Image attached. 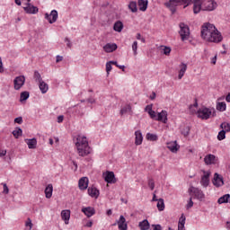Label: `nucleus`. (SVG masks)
<instances>
[{
    "label": "nucleus",
    "mask_w": 230,
    "mask_h": 230,
    "mask_svg": "<svg viewBox=\"0 0 230 230\" xmlns=\"http://www.w3.org/2000/svg\"><path fill=\"white\" fill-rule=\"evenodd\" d=\"M117 67H119V69H121L122 71H125V66L124 65H117Z\"/></svg>",
    "instance_id": "62"
},
{
    "label": "nucleus",
    "mask_w": 230,
    "mask_h": 230,
    "mask_svg": "<svg viewBox=\"0 0 230 230\" xmlns=\"http://www.w3.org/2000/svg\"><path fill=\"white\" fill-rule=\"evenodd\" d=\"M84 227H93V220L88 221L85 225Z\"/></svg>",
    "instance_id": "58"
},
{
    "label": "nucleus",
    "mask_w": 230,
    "mask_h": 230,
    "mask_svg": "<svg viewBox=\"0 0 230 230\" xmlns=\"http://www.w3.org/2000/svg\"><path fill=\"white\" fill-rule=\"evenodd\" d=\"M156 207H157L158 211H164V199H163L160 198V199L157 200V205H156Z\"/></svg>",
    "instance_id": "35"
},
{
    "label": "nucleus",
    "mask_w": 230,
    "mask_h": 230,
    "mask_svg": "<svg viewBox=\"0 0 230 230\" xmlns=\"http://www.w3.org/2000/svg\"><path fill=\"white\" fill-rule=\"evenodd\" d=\"M39 87L42 94H46L49 89V86L44 81L40 82Z\"/></svg>",
    "instance_id": "29"
},
{
    "label": "nucleus",
    "mask_w": 230,
    "mask_h": 230,
    "mask_svg": "<svg viewBox=\"0 0 230 230\" xmlns=\"http://www.w3.org/2000/svg\"><path fill=\"white\" fill-rule=\"evenodd\" d=\"M152 104H149V105H147L146 108H145V111H146V112H147L148 114H150V111H153L152 110Z\"/></svg>",
    "instance_id": "56"
},
{
    "label": "nucleus",
    "mask_w": 230,
    "mask_h": 230,
    "mask_svg": "<svg viewBox=\"0 0 230 230\" xmlns=\"http://www.w3.org/2000/svg\"><path fill=\"white\" fill-rule=\"evenodd\" d=\"M167 148L170 152H172V154H177L181 146L177 145V141H172L167 143Z\"/></svg>",
    "instance_id": "20"
},
{
    "label": "nucleus",
    "mask_w": 230,
    "mask_h": 230,
    "mask_svg": "<svg viewBox=\"0 0 230 230\" xmlns=\"http://www.w3.org/2000/svg\"><path fill=\"white\" fill-rule=\"evenodd\" d=\"M81 211L85 215V217H87V218H91V217H94V215H96V209L93 207H83Z\"/></svg>",
    "instance_id": "13"
},
{
    "label": "nucleus",
    "mask_w": 230,
    "mask_h": 230,
    "mask_svg": "<svg viewBox=\"0 0 230 230\" xmlns=\"http://www.w3.org/2000/svg\"><path fill=\"white\" fill-rule=\"evenodd\" d=\"M118 49V45L116 43H107L103 46V50L105 53H112Z\"/></svg>",
    "instance_id": "18"
},
{
    "label": "nucleus",
    "mask_w": 230,
    "mask_h": 230,
    "mask_svg": "<svg viewBox=\"0 0 230 230\" xmlns=\"http://www.w3.org/2000/svg\"><path fill=\"white\" fill-rule=\"evenodd\" d=\"M218 4L215 0H208L202 3V0H193V12L194 13H199L200 10L203 12H213L217 10Z\"/></svg>",
    "instance_id": "2"
},
{
    "label": "nucleus",
    "mask_w": 230,
    "mask_h": 230,
    "mask_svg": "<svg viewBox=\"0 0 230 230\" xmlns=\"http://www.w3.org/2000/svg\"><path fill=\"white\" fill-rule=\"evenodd\" d=\"M163 48L164 55L168 56L172 53V49L170 47L164 46Z\"/></svg>",
    "instance_id": "47"
},
{
    "label": "nucleus",
    "mask_w": 230,
    "mask_h": 230,
    "mask_svg": "<svg viewBox=\"0 0 230 230\" xmlns=\"http://www.w3.org/2000/svg\"><path fill=\"white\" fill-rule=\"evenodd\" d=\"M65 42H66V46L67 48H73V43H71V40H69V38H65Z\"/></svg>",
    "instance_id": "53"
},
{
    "label": "nucleus",
    "mask_w": 230,
    "mask_h": 230,
    "mask_svg": "<svg viewBox=\"0 0 230 230\" xmlns=\"http://www.w3.org/2000/svg\"><path fill=\"white\" fill-rule=\"evenodd\" d=\"M211 62H212V64H217V56L212 58Z\"/></svg>",
    "instance_id": "64"
},
{
    "label": "nucleus",
    "mask_w": 230,
    "mask_h": 230,
    "mask_svg": "<svg viewBox=\"0 0 230 230\" xmlns=\"http://www.w3.org/2000/svg\"><path fill=\"white\" fill-rule=\"evenodd\" d=\"M61 218L64 220L65 224H69V218H71V210H63L61 212Z\"/></svg>",
    "instance_id": "23"
},
{
    "label": "nucleus",
    "mask_w": 230,
    "mask_h": 230,
    "mask_svg": "<svg viewBox=\"0 0 230 230\" xmlns=\"http://www.w3.org/2000/svg\"><path fill=\"white\" fill-rule=\"evenodd\" d=\"M112 71V63L111 61L106 63V73L109 75Z\"/></svg>",
    "instance_id": "46"
},
{
    "label": "nucleus",
    "mask_w": 230,
    "mask_h": 230,
    "mask_svg": "<svg viewBox=\"0 0 230 230\" xmlns=\"http://www.w3.org/2000/svg\"><path fill=\"white\" fill-rule=\"evenodd\" d=\"M143 144V133L141 130L135 131V145L139 146V145Z\"/></svg>",
    "instance_id": "22"
},
{
    "label": "nucleus",
    "mask_w": 230,
    "mask_h": 230,
    "mask_svg": "<svg viewBox=\"0 0 230 230\" xmlns=\"http://www.w3.org/2000/svg\"><path fill=\"white\" fill-rule=\"evenodd\" d=\"M212 184H214L216 188H220L224 184V177L220 176L218 172H215Z\"/></svg>",
    "instance_id": "14"
},
{
    "label": "nucleus",
    "mask_w": 230,
    "mask_h": 230,
    "mask_svg": "<svg viewBox=\"0 0 230 230\" xmlns=\"http://www.w3.org/2000/svg\"><path fill=\"white\" fill-rule=\"evenodd\" d=\"M25 82H26V77H24V75H19L15 77L13 80V85H14L15 91H19L22 87V85H24Z\"/></svg>",
    "instance_id": "10"
},
{
    "label": "nucleus",
    "mask_w": 230,
    "mask_h": 230,
    "mask_svg": "<svg viewBox=\"0 0 230 230\" xmlns=\"http://www.w3.org/2000/svg\"><path fill=\"white\" fill-rule=\"evenodd\" d=\"M25 143H27L28 148H30V150L37 148V138H26Z\"/></svg>",
    "instance_id": "24"
},
{
    "label": "nucleus",
    "mask_w": 230,
    "mask_h": 230,
    "mask_svg": "<svg viewBox=\"0 0 230 230\" xmlns=\"http://www.w3.org/2000/svg\"><path fill=\"white\" fill-rule=\"evenodd\" d=\"M2 185L4 187L3 193L4 195H8V193H10V189H8V185H6V183H2Z\"/></svg>",
    "instance_id": "51"
},
{
    "label": "nucleus",
    "mask_w": 230,
    "mask_h": 230,
    "mask_svg": "<svg viewBox=\"0 0 230 230\" xmlns=\"http://www.w3.org/2000/svg\"><path fill=\"white\" fill-rule=\"evenodd\" d=\"M180 1V4H186L184 6V8H186V6H189V4H191V1L193 0H179Z\"/></svg>",
    "instance_id": "50"
},
{
    "label": "nucleus",
    "mask_w": 230,
    "mask_h": 230,
    "mask_svg": "<svg viewBox=\"0 0 230 230\" xmlns=\"http://www.w3.org/2000/svg\"><path fill=\"white\" fill-rule=\"evenodd\" d=\"M217 139L218 141H223V139H226V130L223 129L218 132Z\"/></svg>",
    "instance_id": "41"
},
{
    "label": "nucleus",
    "mask_w": 230,
    "mask_h": 230,
    "mask_svg": "<svg viewBox=\"0 0 230 230\" xmlns=\"http://www.w3.org/2000/svg\"><path fill=\"white\" fill-rule=\"evenodd\" d=\"M181 5V2L179 0H169L164 4V6L172 12V13H175L177 12V6Z\"/></svg>",
    "instance_id": "8"
},
{
    "label": "nucleus",
    "mask_w": 230,
    "mask_h": 230,
    "mask_svg": "<svg viewBox=\"0 0 230 230\" xmlns=\"http://www.w3.org/2000/svg\"><path fill=\"white\" fill-rule=\"evenodd\" d=\"M23 10L26 13H29L31 15H35L36 13H39V7L31 4V3L25 4Z\"/></svg>",
    "instance_id": "12"
},
{
    "label": "nucleus",
    "mask_w": 230,
    "mask_h": 230,
    "mask_svg": "<svg viewBox=\"0 0 230 230\" xmlns=\"http://www.w3.org/2000/svg\"><path fill=\"white\" fill-rule=\"evenodd\" d=\"M26 227H29V229H31L33 227V224L31 223V219L28 218L27 221L25 222Z\"/></svg>",
    "instance_id": "52"
},
{
    "label": "nucleus",
    "mask_w": 230,
    "mask_h": 230,
    "mask_svg": "<svg viewBox=\"0 0 230 230\" xmlns=\"http://www.w3.org/2000/svg\"><path fill=\"white\" fill-rule=\"evenodd\" d=\"M45 19L49 22V24H53L57 22L58 19V12L57 10H52L50 13H45Z\"/></svg>",
    "instance_id": "9"
},
{
    "label": "nucleus",
    "mask_w": 230,
    "mask_h": 230,
    "mask_svg": "<svg viewBox=\"0 0 230 230\" xmlns=\"http://www.w3.org/2000/svg\"><path fill=\"white\" fill-rule=\"evenodd\" d=\"M34 78L36 82H39V84L42 82V76L40 75V73H39V71L34 72Z\"/></svg>",
    "instance_id": "42"
},
{
    "label": "nucleus",
    "mask_w": 230,
    "mask_h": 230,
    "mask_svg": "<svg viewBox=\"0 0 230 230\" xmlns=\"http://www.w3.org/2000/svg\"><path fill=\"white\" fill-rule=\"evenodd\" d=\"M191 208H193V197L190 196L186 205V209H191Z\"/></svg>",
    "instance_id": "45"
},
{
    "label": "nucleus",
    "mask_w": 230,
    "mask_h": 230,
    "mask_svg": "<svg viewBox=\"0 0 230 230\" xmlns=\"http://www.w3.org/2000/svg\"><path fill=\"white\" fill-rule=\"evenodd\" d=\"M197 116L199 119H209V118H216L217 111L215 108L201 107L197 111Z\"/></svg>",
    "instance_id": "4"
},
{
    "label": "nucleus",
    "mask_w": 230,
    "mask_h": 230,
    "mask_svg": "<svg viewBox=\"0 0 230 230\" xmlns=\"http://www.w3.org/2000/svg\"><path fill=\"white\" fill-rule=\"evenodd\" d=\"M230 195L225 194L224 196L220 197L217 200L218 204H227L229 202Z\"/></svg>",
    "instance_id": "33"
},
{
    "label": "nucleus",
    "mask_w": 230,
    "mask_h": 230,
    "mask_svg": "<svg viewBox=\"0 0 230 230\" xmlns=\"http://www.w3.org/2000/svg\"><path fill=\"white\" fill-rule=\"evenodd\" d=\"M201 37L204 40H208V42L215 43L222 42L224 39L218 29L211 23H206L202 26Z\"/></svg>",
    "instance_id": "1"
},
{
    "label": "nucleus",
    "mask_w": 230,
    "mask_h": 230,
    "mask_svg": "<svg viewBox=\"0 0 230 230\" xmlns=\"http://www.w3.org/2000/svg\"><path fill=\"white\" fill-rule=\"evenodd\" d=\"M190 130H191V128H190V126H185V127L181 129V134H182V136H184V137H188V136H190Z\"/></svg>",
    "instance_id": "39"
},
{
    "label": "nucleus",
    "mask_w": 230,
    "mask_h": 230,
    "mask_svg": "<svg viewBox=\"0 0 230 230\" xmlns=\"http://www.w3.org/2000/svg\"><path fill=\"white\" fill-rule=\"evenodd\" d=\"M187 69H188V65H186L185 63H181L180 65V71L178 75L179 80L182 79V76H184V74L186 73Z\"/></svg>",
    "instance_id": "26"
},
{
    "label": "nucleus",
    "mask_w": 230,
    "mask_h": 230,
    "mask_svg": "<svg viewBox=\"0 0 230 230\" xmlns=\"http://www.w3.org/2000/svg\"><path fill=\"white\" fill-rule=\"evenodd\" d=\"M132 51L134 55H137V41H134L132 44Z\"/></svg>",
    "instance_id": "49"
},
{
    "label": "nucleus",
    "mask_w": 230,
    "mask_h": 230,
    "mask_svg": "<svg viewBox=\"0 0 230 230\" xmlns=\"http://www.w3.org/2000/svg\"><path fill=\"white\" fill-rule=\"evenodd\" d=\"M188 193L189 195H190V197L197 199L200 202H202V200L206 199V195L204 194V191H202V190L194 186H190L189 188Z\"/></svg>",
    "instance_id": "5"
},
{
    "label": "nucleus",
    "mask_w": 230,
    "mask_h": 230,
    "mask_svg": "<svg viewBox=\"0 0 230 230\" xmlns=\"http://www.w3.org/2000/svg\"><path fill=\"white\" fill-rule=\"evenodd\" d=\"M88 195L93 199H98L100 197V190L96 187H89Z\"/></svg>",
    "instance_id": "21"
},
{
    "label": "nucleus",
    "mask_w": 230,
    "mask_h": 230,
    "mask_svg": "<svg viewBox=\"0 0 230 230\" xmlns=\"http://www.w3.org/2000/svg\"><path fill=\"white\" fill-rule=\"evenodd\" d=\"M203 175L201 176L200 179V185L203 188H208L209 186V177H211V171H204L202 170Z\"/></svg>",
    "instance_id": "7"
},
{
    "label": "nucleus",
    "mask_w": 230,
    "mask_h": 230,
    "mask_svg": "<svg viewBox=\"0 0 230 230\" xmlns=\"http://www.w3.org/2000/svg\"><path fill=\"white\" fill-rule=\"evenodd\" d=\"M148 187L150 188V190L152 191H154V190L155 188V182L154 181V179H149L148 180Z\"/></svg>",
    "instance_id": "44"
},
{
    "label": "nucleus",
    "mask_w": 230,
    "mask_h": 230,
    "mask_svg": "<svg viewBox=\"0 0 230 230\" xmlns=\"http://www.w3.org/2000/svg\"><path fill=\"white\" fill-rule=\"evenodd\" d=\"M62 121H64V115H59L58 117V123H62Z\"/></svg>",
    "instance_id": "59"
},
{
    "label": "nucleus",
    "mask_w": 230,
    "mask_h": 230,
    "mask_svg": "<svg viewBox=\"0 0 230 230\" xmlns=\"http://www.w3.org/2000/svg\"><path fill=\"white\" fill-rule=\"evenodd\" d=\"M178 230H186V227L182 225H178Z\"/></svg>",
    "instance_id": "61"
},
{
    "label": "nucleus",
    "mask_w": 230,
    "mask_h": 230,
    "mask_svg": "<svg viewBox=\"0 0 230 230\" xmlns=\"http://www.w3.org/2000/svg\"><path fill=\"white\" fill-rule=\"evenodd\" d=\"M185 224H186V217L184 216V214H182L179 219L178 226H185Z\"/></svg>",
    "instance_id": "43"
},
{
    "label": "nucleus",
    "mask_w": 230,
    "mask_h": 230,
    "mask_svg": "<svg viewBox=\"0 0 230 230\" xmlns=\"http://www.w3.org/2000/svg\"><path fill=\"white\" fill-rule=\"evenodd\" d=\"M221 128H223V130H225V132H230V124L227 122H223L220 125Z\"/></svg>",
    "instance_id": "40"
},
{
    "label": "nucleus",
    "mask_w": 230,
    "mask_h": 230,
    "mask_svg": "<svg viewBox=\"0 0 230 230\" xmlns=\"http://www.w3.org/2000/svg\"><path fill=\"white\" fill-rule=\"evenodd\" d=\"M114 31H118V33H121L123 31V22L121 21H118L113 25Z\"/></svg>",
    "instance_id": "30"
},
{
    "label": "nucleus",
    "mask_w": 230,
    "mask_h": 230,
    "mask_svg": "<svg viewBox=\"0 0 230 230\" xmlns=\"http://www.w3.org/2000/svg\"><path fill=\"white\" fill-rule=\"evenodd\" d=\"M128 10H130L132 13H136V12H137V3H136V1L129 2Z\"/></svg>",
    "instance_id": "32"
},
{
    "label": "nucleus",
    "mask_w": 230,
    "mask_h": 230,
    "mask_svg": "<svg viewBox=\"0 0 230 230\" xmlns=\"http://www.w3.org/2000/svg\"><path fill=\"white\" fill-rule=\"evenodd\" d=\"M6 155V150H3L0 152V157H4Z\"/></svg>",
    "instance_id": "60"
},
{
    "label": "nucleus",
    "mask_w": 230,
    "mask_h": 230,
    "mask_svg": "<svg viewBox=\"0 0 230 230\" xmlns=\"http://www.w3.org/2000/svg\"><path fill=\"white\" fill-rule=\"evenodd\" d=\"M148 114H149L151 119H157V114L155 113V111L154 110H149Z\"/></svg>",
    "instance_id": "48"
},
{
    "label": "nucleus",
    "mask_w": 230,
    "mask_h": 230,
    "mask_svg": "<svg viewBox=\"0 0 230 230\" xmlns=\"http://www.w3.org/2000/svg\"><path fill=\"white\" fill-rule=\"evenodd\" d=\"M138 227L140 230H149L150 223L148 222V219H144L143 221L139 222Z\"/></svg>",
    "instance_id": "27"
},
{
    "label": "nucleus",
    "mask_w": 230,
    "mask_h": 230,
    "mask_svg": "<svg viewBox=\"0 0 230 230\" xmlns=\"http://www.w3.org/2000/svg\"><path fill=\"white\" fill-rule=\"evenodd\" d=\"M78 187L81 191H85L89 188V178L82 177L78 181Z\"/></svg>",
    "instance_id": "15"
},
{
    "label": "nucleus",
    "mask_w": 230,
    "mask_h": 230,
    "mask_svg": "<svg viewBox=\"0 0 230 230\" xmlns=\"http://www.w3.org/2000/svg\"><path fill=\"white\" fill-rule=\"evenodd\" d=\"M146 137L148 141H157L159 139L157 135L152 133H147Z\"/></svg>",
    "instance_id": "38"
},
{
    "label": "nucleus",
    "mask_w": 230,
    "mask_h": 230,
    "mask_svg": "<svg viewBox=\"0 0 230 230\" xmlns=\"http://www.w3.org/2000/svg\"><path fill=\"white\" fill-rule=\"evenodd\" d=\"M180 36L182 41L188 40L190 39V27L184 23H180Z\"/></svg>",
    "instance_id": "6"
},
{
    "label": "nucleus",
    "mask_w": 230,
    "mask_h": 230,
    "mask_svg": "<svg viewBox=\"0 0 230 230\" xmlns=\"http://www.w3.org/2000/svg\"><path fill=\"white\" fill-rule=\"evenodd\" d=\"M128 112H132V106H130V104H127L120 110L121 116H123V114H127Z\"/></svg>",
    "instance_id": "34"
},
{
    "label": "nucleus",
    "mask_w": 230,
    "mask_h": 230,
    "mask_svg": "<svg viewBox=\"0 0 230 230\" xmlns=\"http://www.w3.org/2000/svg\"><path fill=\"white\" fill-rule=\"evenodd\" d=\"M137 4L140 12H146V9L148 8V0H138Z\"/></svg>",
    "instance_id": "25"
},
{
    "label": "nucleus",
    "mask_w": 230,
    "mask_h": 230,
    "mask_svg": "<svg viewBox=\"0 0 230 230\" xmlns=\"http://www.w3.org/2000/svg\"><path fill=\"white\" fill-rule=\"evenodd\" d=\"M14 123H18V125H22V117L15 118Z\"/></svg>",
    "instance_id": "54"
},
{
    "label": "nucleus",
    "mask_w": 230,
    "mask_h": 230,
    "mask_svg": "<svg viewBox=\"0 0 230 230\" xmlns=\"http://www.w3.org/2000/svg\"><path fill=\"white\" fill-rule=\"evenodd\" d=\"M226 102H227V103H230V93L226 95Z\"/></svg>",
    "instance_id": "63"
},
{
    "label": "nucleus",
    "mask_w": 230,
    "mask_h": 230,
    "mask_svg": "<svg viewBox=\"0 0 230 230\" xmlns=\"http://www.w3.org/2000/svg\"><path fill=\"white\" fill-rule=\"evenodd\" d=\"M103 175L105 182L108 184H116L117 180L114 172L107 171Z\"/></svg>",
    "instance_id": "11"
},
{
    "label": "nucleus",
    "mask_w": 230,
    "mask_h": 230,
    "mask_svg": "<svg viewBox=\"0 0 230 230\" xmlns=\"http://www.w3.org/2000/svg\"><path fill=\"white\" fill-rule=\"evenodd\" d=\"M46 199H51L53 197V184H49L45 189Z\"/></svg>",
    "instance_id": "28"
},
{
    "label": "nucleus",
    "mask_w": 230,
    "mask_h": 230,
    "mask_svg": "<svg viewBox=\"0 0 230 230\" xmlns=\"http://www.w3.org/2000/svg\"><path fill=\"white\" fill-rule=\"evenodd\" d=\"M217 161H218L217 159V156L215 155H212V154H209V155H207L205 157H204V163L205 164L207 165H209V164H217Z\"/></svg>",
    "instance_id": "16"
},
{
    "label": "nucleus",
    "mask_w": 230,
    "mask_h": 230,
    "mask_svg": "<svg viewBox=\"0 0 230 230\" xmlns=\"http://www.w3.org/2000/svg\"><path fill=\"white\" fill-rule=\"evenodd\" d=\"M153 230H163L161 225H152Z\"/></svg>",
    "instance_id": "55"
},
{
    "label": "nucleus",
    "mask_w": 230,
    "mask_h": 230,
    "mask_svg": "<svg viewBox=\"0 0 230 230\" xmlns=\"http://www.w3.org/2000/svg\"><path fill=\"white\" fill-rule=\"evenodd\" d=\"M217 111H219V112H224L226 111V109H227V104L226 102H217L216 106Z\"/></svg>",
    "instance_id": "31"
},
{
    "label": "nucleus",
    "mask_w": 230,
    "mask_h": 230,
    "mask_svg": "<svg viewBox=\"0 0 230 230\" xmlns=\"http://www.w3.org/2000/svg\"><path fill=\"white\" fill-rule=\"evenodd\" d=\"M156 121H163V123H166L168 121V111H162L159 112L155 119Z\"/></svg>",
    "instance_id": "19"
},
{
    "label": "nucleus",
    "mask_w": 230,
    "mask_h": 230,
    "mask_svg": "<svg viewBox=\"0 0 230 230\" xmlns=\"http://www.w3.org/2000/svg\"><path fill=\"white\" fill-rule=\"evenodd\" d=\"M30 98V92H22L20 94V102H26Z\"/></svg>",
    "instance_id": "36"
},
{
    "label": "nucleus",
    "mask_w": 230,
    "mask_h": 230,
    "mask_svg": "<svg viewBox=\"0 0 230 230\" xmlns=\"http://www.w3.org/2000/svg\"><path fill=\"white\" fill-rule=\"evenodd\" d=\"M119 230H127L128 226L127 225V219H125L124 216H120L119 219L117 221Z\"/></svg>",
    "instance_id": "17"
},
{
    "label": "nucleus",
    "mask_w": 230,
    "mask_h": 230,
    "mask_svg": "<svg viewBox=\"0 0 230 230\" xmlns=\"http://www.w3.org/2000/svg\"><path fill=\"white\" fill-rule=\"evenodd\" d=\"M13 136L15 139H19L20 136H22V129L21 128H16V129L13 131Z\"/></svg>",
    "instance_id": "37"
},
{
    "label": "nucleus",
    "mask_w": 230,
    "mask_h": 230,
    "mask_svg": "<svg viewBox=\"0 0 230 230\" xmlns=\"http://www.w3.org/2000/svg\"><path fill=\"white\" fill-rule=\"evenodd\" d=\"M76 139L77 142L75 143V146L78 155H80V157H85V155H89V154H91V146H89L87 137L78 135Z\"/></svg>",
    "instance_id": "3"
},
{
    "label": "nucleus",
    "mask_w": 230,
    "mask_h": 230,
    "mask_svg": "<svg viewBox=\"0 0 230 230\" xmlns=\"http://www.w3.org/2000/svg\"><path fill=\"white\" fill-rule=\"evenodd\" d=\"M64 60V58L62 56H57L56 58V62L58 63V62H62Z\"/></svg>",
    "instance_id": "57"
}]
</instances>
